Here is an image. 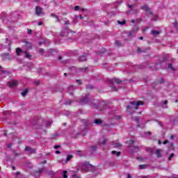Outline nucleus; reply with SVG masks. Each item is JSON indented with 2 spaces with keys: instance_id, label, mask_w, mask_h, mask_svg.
I'll use <instances>...</instances> for the list:
<instances>
[{
  "instance_id": "1",
  "label": "nucleus",
  "mask_w": 178,
  "mask_h": 178,
  "mask_svg": "<svg viewBox=\"0 0 178 178\" xmlns=\"http://www.w3.org/2000/svg\"><path fill=\"white\" fill-rule=\"evenodd\" d=\"M140 105H144V102H131L127 106V111H132V112H136V111L138 109Z\"/></svg>"
},
{
  "instance_id": "2",
  "label": "nucleus",
  "mask_w": 178,
  "mask_h": 178,
  "mask_svg": "<svg viewBox=\"0 0 178 178\" xmlns=\"http://www.w3.org/2000/svg\"><path fill=\"white\" fill-rule=\"evenodd\" d=\"M141 9L143 10H145L146 16H152L154 15V13H152V10H151V8H149V7L147 5H143L141 7Z\"/></svg>"
},
{
  "instance_id": "3",
  "label": "nucleus",
  "mask_w": 178,
  "mask_h": 178,
  "mask_svg": "<svg viewBox=\"0 0 178 178\" xmlns=\"http://www.w3.org/2000/svg\"><path fill=\"white\" fill-rule=\"evenodd\" d=\"M113 81L116 83V84H120V83H122L123 81L120 80L118 78H113V79L108 80V83H110L111 84H113Z\"/></svg>"
},
{
  "instance_id": "4",
  "label": "nucleus",
  "mask_w": 178,
  "mask_h": 178,
  "mask_svg": "<svg viewBox=\"0 0 178 178\" xmlns=\"http://www.w3.org/2000/svg\"><path fill=\"white\" fill-rule=\"evenodd\" d=\"M35 14L37 15V16H40V15H42V8H41V7L37 6L35 7Z\"/></svg>"
},
{
  "instance_id": "5",
  "label": "nucleus",
  "mask_w": 178,
  "mask_h": 178,
  "mask_svg": "<svg viewBox=\"0 0 178 178\" xmlns=\"http://www.w3.org/2000/svg\"><path fill=\"white\" fill-rule=\"evenodd\" d=\"M88 101H90V99H88V97H85L79 99L78 102L81 104V105H86V104H88Z\"/></svg>"
},
{
  "instance_id": "6",
  "label": "nucleus",
  "mask_w": 178,
  "mask_h": 178,
  "mask_svg": "<svg viewBox=\"0 0 178 178\" xmlns=\"http://www.w3.org/2000/svg\"><path fill=\"white\" fill-rule=\"evenodd\" d=\"M25 151H29V152H30V154H35V149H33L29 146L25 147Z\"/></svg>"
},
{
  "instance_id": "7",
  "label": "nucleus",
  "mask_w": 178,
  "mask_h": 178,
  "mask_svg": "<svg viewBox=\"0 0 178 178\" xmlns=\"http://www.w3.org/2000/svg\"><path fill=\"white\" fill-rule=\"evenodd\" d=\"M79 62H86L87 60V54H84V55L79 56Z\"/></svg>"
},
{
  "instance_id": "8",
  "label": "nucleus",
  "mask_w": 178,
  "mask_h": 178,
  "mask_svg": "<svg viewBox=\"0 0 178 178\" xmlns=\"http://www.w3.org/2000/svg\"><path fill=\"white\" fill-rule=\"evenodd\" d=\"M44 172V168H39L38 170L35 171V176H40Z\"/></svg>"
},
{
  "instance_id": "9",
  "label": "nucleus",
  "mask_w": 178,
  "mask_h": 178,
  "mask_svg": "<svg viewBox=\"0 0 178 178\" xmlns=\"http://www.w3.org/2000/svg\"><path fill=\"white\" fill-rule=\"evenodd\" d=\"M161 149H158L156 150L155 154L157 158H161L162 156V153Z\"/></svg>"
},
{
  "instance_id": "10",
  "label": "nucleus",
  "mask_w": 178,
  "mask_h": 178,
  "mask_svg": "<svg viewBox=\"0 0 178 178\" xmlns=\"http://www.w3.org/2000/svg\"><path fill=\"white\" fill-rule=\"evenodd\" d=\"M17 84V81H14L13 82H8V85L9 86V87H10V88L15 87V86H16Z\"/></svg>"
},
{
  "instance_id": "11",
  "label": "nucleus",
  "mask_w": 178,
  "mask_h": 178,
  "mask_svg": "<svg viewBox=\"0 0 178 178\" xmlns=\"http://www.w3.org/2000/svg\"><path fill=\"white\" fill-rule=\"evenodd\" d=\"M111 153L113 154V155H115V156H120V155H122V152H117V151L113 150Z\"/></svg>"
},
{
  "instance_id": "12",
  "label": "nucleus",
  "mask_w": 178,
  "mask_h": 178,
  "mask_svg": "<svg viewBox=\"0 0 178 178\" xmlns=\"http://www.w3.org/2000/svg\"><path fill=\"white\" fill-rule=\"evenodd\" d=\"M23 50L22 49H20V47H17L16 49V54L17 56H20V54H22Z\"/></svg>"
},
{
  "instance_id": "13",
  "label": "nucleus",
  "mask_w": 178,
  "mask_h": 178,
  "mask_svg": "<svg viewBox=\"0 0 178 178\" xmlns=\"http://www.w3.org/2000/svg\"><path fill=\"white\" fill-rule=\"evenodd\" d=\"M3 58L5 59H10V54L9 53H4L2 54Z\"/></svg>"
},
{
  "instance_id": "14",
  "label": "nucleus",
  "mask_w": 178,
  "mask_h": 178,
  "mask_svg": "<svg viewBox=\"0 0 178 178\" xmlns=\"http://www.w3.org/2000/svg\"><path fill=\"white\" fill-rule=\"evenodd\" d=\"M151 34H152V35H159V31L152 30L151 31Z\"/></svg>"
},
{
  "instance_id": "15",
  "label": "nucleus",
  "mask_w": 178,
  "mask_h": 178,
  "mask_svg": "<svg viewBox=\"0 0 178 178\" xmlns=\"http://www.w3.org/2000/svg\"><path fill=\"white\" fill-rule=\"evenodd\" d=\"M29 92V89H25L22 93L21 95L22 97H26L27 95V93Z\"/></svg>"
},
{
  "instance_id": "16",
  "label": "nucleus",
  "mask_w": 178,
  "mask_h": 178,
  "mask_svg": "<svg viewBox=\"0 0 178 178\" xmlns=\"http://www.w3.org/2000/svg\"><path fill=\"white\" fill-rule=\"evenodd\" d=\"M138 31V26L137 25L134 26L132 29L133 33H137Z\"/></svg>"
},
{
  "instance_id": "17",
  "label": "nucleus",
  "mask_w": 178,
  "mask_h": 178,
  "mask_svg": "<svg viewBox=\"0 0 178 178\" xmlns=\"http://www.w3.org/2000/svg\"><path fill=\"white\" fill-rule=\"evenodd\" d=\"M94 122L95 123V124H102V120H101L99 119H97L95 120Z\"/></svg>"
},
{
  "instance_id": "18",
  "label": "nucleus",
  "mask_w": 178,
  "mask_h": 178,
  "mask_svg": "<svg viewBox=\"0 0 178 178\" xmlns=\"http://www.w3.org/2000/svg\"><path fill=\"white\" fill-rule=\"evenodd\" d=\"M118 24H121V26H123V24H126V20H123V21H118Z\"/></svg>"
},
{
  "instance_id": "19",
  "label": "nucleus",
  "mask_w": 178,
  "mask_h": 178,
  "mask_svg": "<svg viewBox=\"0 0 178 178\" xmlns=\"http://www.w3.org/2000/svg\"><path fill=\"white\" fill-rule=\"evenodd\" d=\"M174 27L176 29L177 31H178V22H177V21H175Z\"/></svg>"
},
{
  "instance_id": "20",
  "label": "nucleus",
  "mask_w": 178,
  "mask_h": 178,
  "mask_svg": "<svg viewBox=\"0 0 178 178\" xmlns=\"http://www.w3.org/2000/svg\"><path fill=\"white\" fill-rule=\"evenodd\" d=\"M169 149L170 150H172L175 149V145H173V143H170L169 145Z\"/></svg>"
},
{
  "instance_id": "21",
  "label": "nucleus",
  "mask_w": 178,
  "mask_h": 178,
  "mask_svg": "<svg viewBox=\"0 0 178 178\" xmlns=\"http://www.w3.org/2000/svg\"><path fill=\"white\" fill-rule=\"evenodd\" d=\"M72 158H73L72 155H68L66 159V162H69V161H70V159H72Z\"/></svg>"
},
{
  "instance_id": "22",
  "label": "nucleus",
  "mask_w": 178,
  "mask_h": 178,
  "mask_svg": "<svg viewBox=\"0 0 178 178\" xmlns=\"http://www.w3.org/2000/svg\"><path fill=\"white\" fill-rule=\"evenodd\" d=\"M31 56V55L30 54H29V52H27V51H25V58H30Z\"/></svg>"
},
{
  "instance_id": "23",
  "label": "nucleus",
  "mask_w": 178,
  "mask_h": 178,
  "mask_svg": "<svg viewBox=\"0 0 178 178\" xmlns=\"http://www.w3.org/2000/svg\"><path fill=\"white\" fill-rule=\"evenodd\" d=\"M136 51L138 52V54H141L142 52H144V51L141 50L140 47H137Z\"/></svg>"
},
{
  "instance_id": "24",
  "label": "nucleus",
  "mask_w": 178,
  "mask_h": 178,
  "mask_svg": "<svg viewBox=\"0 0 178 178\" xmlns=\"http://www.w3.org/2000/svg\"><path fill=\"white\" fill-rule=\"evenodd\" d=\"M63 178H67V171H63Z\"/></svg>"
},
{
  "instance_id": "25",
  "label": "nucleus",
  "mask_w": 178,
  "mask_h": 178,
  "mask_svg": "<svg viewBox=\"0 0 178 178\" xmlns=\"http://www.w3.org/2000/svg\"><path fill=\"white\" fill-rule=\"evenodd\" d=\"M72 102H72V100H67V101H65V104L70 105L72 104Z\"/></svg>"
},
{
  "instance_id": "26",
  "label": "nucleus",
  "mask_w": 178,
  "mask_h": 178,
  "mask_svg": "<svg viewBox=\"0 0 178 178\" xmlns=\"http://www.w3.org/2000/svg\"><path fill=\"white\" fill-rule=\"evenodd\" d=\"M147 165L145 164L140 165H139V169H145Z\"/></svg>"
},
{
  "instance_id": "27",
  "label": "nucleus",
  "mask_w": 178,
  "mask_h": 178,
  "mask_svg": "<svg viewBox=\"0 0 178 178\" xmlns=\"http://www.w3.org/2000/svg\"><path fill=\"white\" fill-rule=\"evenodd\" d=\"M115 45H117V47H120V45H122V44L120 43V41L116 40Z\"/></svg>"
},
{
  "instance_id": "28",
  "label": "nucleus",
  "mask_w": 178,
  "mask_h": 178,
  "mask_svg": "<svg viewBox=\"0 0 178 178\" xmlns=\"http://www.w3.org/2000/svg\"><path fill=\"white\" fill-rule=\"evenodd\" d=\"M51 17H55L56 19V20H59V18H58V15L52 13V14H51Z\"/></svg>"
},
{
  "instance_id": "29",
  "label": "nucleus",
  "mask_w": 178,
  "mask_h": 178,
  "mask_svg": "<svg viewBox=\"0 0 178 178\" xmlns=\"http://www.w3.org/2000/svg\"><path fill=\"white\" fill-rule=\"evenodd\" d=\"M175 156V154L172 153L168 158V161H172V159Z\"/></svg>"
},
{
  "instance_id": "30",
  "label": "nucleus",
  "mask_w": 178,
  "mask_h": 178,
  "mask_svg": "<svg viewBox=\"0 0 178 178\" xmlns=\"http://www.w3.org/2000/svg\"><path fill=\"white\" fill-rule=\"evenodd\" d=\"M168 68L171 70H175V68L173 67V65L172 64L168 65Z\"/></svg>"
},
{
  "instance_id": "31",
  "label": "nucleus",
  "mask_w": 178,
  "mask_h": 178,
  "mask_svg": "<svg viewBox=\"0 0 178 178\" xmlns=\"http://www.w3.org/2000/svg\"><path fill=\"white\" fill-rule=\"evenodd\" d=\"M162 83H165V79H163V78H161V79L159 81V84H162Z\"/></svg>"
},
{
  "instance_id": "32",
  "label": "nucleus",
  "mask_w": 178,
  "mask_h": 178,
  "mask_svg": "<svg viewBox=\"0 0 178 178\" xmlns=\"http://www.w3.org/2000/svg\"><path fill=\"white\" fill-rule=\"evenodd\" d=\"M134 122H140V117H136L134 118Z\"/></svg>"
},
{
  "instance_id": "33",
  "label": "nucleus",
  "mask_w": 178,
  "mask_h": 178,
  "mask_svg": "<svg viewBox=\"0 0 178 178\" xmlns=\"http://www.w3.org/2000/svg\"><path fill=\"white\" fill-rule=\"evenodd\" d=\"M88 69V67H85V68H80V70L81 72H86V70H87Z\"/></svg>"
},
{
  "instance_id": "34",
  "label": "nucleus",
  "mask_w": 178,
  "mask_h": 178,
  "mask_svg": "<svg viewBox=\"0 0 178 178\" xmlns=\"http://www.w3.org/2000/svg\"><path fill=\"white\" fill-rule=\"evenodd\" d=\"M1 73H4L6 74H9V72H8L6 70H1Z\"/></svg>"
},
{
  "instance_id": "35",
  "label": "nucleus",
  "mask_w": 178,
  "mask_h": 178,
  "mask_svg": "<svg viewBox=\"0 0 178 178\" xmlns=\"http://www.w3.org/2000/svg\"><path fill=\"white\" fill-rule=\"evenodd\" d=\"M106 52V49L105 48L102 49L101 54H105Z\"/></svg>"
},
{
  "instance_id": "36",
  "label": "nucleus",
  "mask_w": 178,
  "mask_h": 178,
  "mask_svg": "<svg viewBox=\"0 0 178 178\" xmlns=\"http://www.w3.org/2000/svg\"><path fill=\"white\" fill-rule=\"evenodd\" d=\"M58 148H60V145H54V149H58Z\"/></svg>"
},
{
  "instance_id": "37",
  "label": "nucleus",
  "mask_w": 178,
  "mask_h": 178,
  "mask_svg": "<svg viewBox=\"0 0 178 178\" xmlns=\"http://www.w3.org/2000/svg\"><path fill=\"white\" fill-rule=\"evenodd\" d=\"M111 89L113 90V91H118V90L115 86H112Z\"/></svg>"
},
{
  "instance_id": "38",
  "label": "nucleus",
  "mask_w": 178,
  "mask_h": 178,
  "mask_svg": "<svg viewBox=\"0 0 178 178\" xmlns=\"http://www.w3.org/2000/svg\"><path fill=\"white\" fill-rule=\"evenodd\" d=\"M79 9H80V6H76L74 7V10H79Z\"/></svg>"
},
{
  "instance_id": "39",
  "label": "nucleus",
  "mask_w": 178,
  "mask_h": 178,
  "mask_svg": "<svg viewBox=\"0 0 178 178\" xmlns=\"http://www.w3.org/2000/svg\"><path fill=\"white\" fill-rule=\"evenodd\" d=\"M49 126H51V122L48 121L46 124V127H48Z\"/></svg>"
},
{
  "instance_id": "40",
  "label": "nucleus",
  "mask_w": 178,
  "mask_h": 178,
  "mask_svg": "<svg viewBox=\"0 0 178 178\" xmlns=\"http://www.w3.org/2000/svg\"><path fill=\"white\" fill-rule=\"evenodd\" d=\"M32 33H33V30L28 29V34L31 35V34H32Z\"/></svg>"
},
{
  "instance_id": "41",
  "label": "nucleus",
  "mask_w": 178,
  "mask_h": 178,
  "mask_svg": "<svg viewBox=\"0 0 178 178\" xmlns=\"http://www.w3.org/2000/svg\"><path fill=\"white\" fill-rule=\"evenodd\" d=\"M76 83H78V84H79V86H81V80L77 79V80H76Z\"/></svg>"
},
{
  "instance_id": "42",
  "label": "nucleus",
  "mask_w": 178,
  "mask_h": 178,
  "mask_svg": "<svg viewBox=\"0 0 178 178\" xmlns=\"http://www.w3.org/2000/svg\"><path fill=\"white\" fill-rule=\"evenodd\" d=\"M136 143V140H129V144H134Z\"/></svg>"
},
{
  "instance_id": "43",
  "label": "nucleus",
  "mask_w": 178,
  "mask_h": 178,
  "mask_svg": "<svg viewBox=\"0 0 178 178\" xmlns=\"http://www.w3.org/2000/svg\"><path fill=\"white\" fill-rule=\"evenodd\" d=\"M44 49H41L39 50V54H42L44 52Z\"/></svg>"
},
{
  "instance_id": "44",
  "label": "nucleus",
  "mask_w": 178,
  "mask_h": 178,
  "mask_svg": "<svg viewBox=\"0 0 178 178\" xmlns=\"http://www.w3.org/2000/svg\"><path fill=\"white\" fill-rule=\"evenodd\" d=\"M7 147H8V148H12V143H8V144L7 145Z\"/></svg>"
},
{
  "instance_id": "45",
  "label": "nucleus",
  "mask_w": 178,
  "mask_h": 178,
  "mask_svg": "<svg viewBox=\"0 0 178 178\" xmlns=\"http://www.w3.org/2000/svg\"><path fill=\"white\" fill-rule=\"evenodd\" d=\"M168 143H169L168 140H164V141L163 142V144L165 145L168 144Z\"/></svg>"
},
{
  "instance_id": "46",
  "label": "nucleus",
  "mask_w": 178,
  "mask_h": 178,
  "mask_svg": "<svg viewBox=\"0 0 178 178\" xmlns=\"http://www.w3.org/2000/svg\"><path fill=\"white\" fill-rule=\"evenodd\" d=\"M91 149H97V146H92L91 147Z\"/></svg>"
},
{
  "instance_id": "47",
  "label": "nucleus",
  "mask_w": 178,
  "mask_h": 178,
  "mask_svg": "<svg viewBox=\"0 0 178 178\" xmlns=\"http://www.w3.org/2000/svg\"><path fill=\"white\" fill-rule=\"evenodd\" d=\"M170 140H173V138H175V135H170Z\"/></svg>"
},
{
  "instance_id": "48",
  "label": "nucleus",
  "mask_w": 178,
  "mask_h": 178,
  "mask_svg": "<svg viewBox=\"0 0 178 178\" xmlns=\"http://www.w3.org/2000/svg\"><path fill=\"white\" fill-rule=\"evenodd\" d=\"M70 22L69 20L65 21V24H70Z\"/></svg>"
},
{
  "instance_id": "49",
  "label": "nucleus",
  "mask_w": 178,
  "mask_h": 178,
  "mask_svg": "<svg viewBox=\"0 0 178 178\" xmlns=\"http://www.w3.org/2000/svg\"><path fill=\"white\" fill-rule=\"evenodd\" d=\"M102 144H103V145H105V144H106V140H104L103 141H102Z\"/></svg>"
},
{
  "instance_id": "50",
  "label": "nucleus",
  "mask_w": 178,
  "mask_h": 178,
  "mask_svg": "<svg viewBox=\"0 0 178 178\" xmlns=\"http://www.w3.org/2000/svg\"><path fill=\"white\" fill-rule=\"evenodd\" d=\"M14 153L15 156H19V155H20V154L17 153L16 152H14Z\"/></svg>"
},
{
  "instance_id": "51",
  "label": "nucleus",
  "mask_w": 178,
  "mask_h": 178,
  "mask_svg": "<svg viewBox=\"0 0 178 178\" xmlns=\"http://www.w3.org/2000/svg\"><path fill=\"white\" fill-rule=\"evenodd\" d=\"M163 104L164 105L168 104V100H165Z\"/></svg>"
},
{
  "instance_id": "52",
  "label": "nucleus",
  "mask_w": 178,
  "mask_h": 178,
  "mask_svg": "<svg viewBox=\"0 0 178 178\" xmlns=\"http://www.w3.org/2000/svg\"><path fill=\"white\" fill-rule=\"evenodd\" d=\"M38 26H42V22H38Z\"/></svg>"
},
{
  "instance_id": "53",
  "label": "nucleus",
  "mask_w": 178,
  "mask_h": 178,
  "mask_svg": "<svg viewBox=\"0 0 178 178\" xmlns=\"http://www.w3.org/2000/svg\"><path fill=\"white\" fill-rule=\"evenodd\" d=\"M55 154H60V152H59V150H56Z\"/></svg>"
},
{
  "instance_id": "54",
  "label": "nucleus",
  "mask_w": 178,
  "mask_h": 178,
  "mask_svg": "<svg viewBox=\"0 0 178 178\" xmlns=\"http://www.w3.org/2000/svg\"><path fill=\"white\" fill-rule=\"evenodd\" d=\"M12 170H16V167L12 166Z\"/></svg>"
},
{
  "instance_id": "55",
  "label": "nucleus",
  "mask_w": 178,
  "mask_h": 178,
  "mask_svg": "<svg viewBox=\"0 0 178 178\" xmlns=\"http://www.w3.org/2000/svg\"><path fill=\"white\" fill-rule=\"evenodd\" d=\"M127 178H131V175L130 174L127 175Z\"/></svg>"
},
{
  "instance_id": "56",
  "label": "nucleus",
  "mask_w": 178,
  "mask_h": 178,
  "mask_svg": "<svg viewBox=\"0 0 178 178\" xmlns=\"http://www.w3.org/2000/svg\"><path fill=\"white\" fill-rule=\"evenodd\" d=\"M158 144H159V145H161V144H162V142H161V140H159V141H158Z\"/></svg>"
},
{
  "instance_id": "57",
  "label": "nucleus",
  "mask_w": 178,
  "mask_h": 178,
  "mask_svg": "<svg viewBox=\"0 0 178 178\" xmlns=\"http://www.w3.org/2000/svg\"><path fill=\"white\" fill-rule=\"evenodd\" d=\"M16 175H17V176H19V175H20V172L17 171V172H16Z\"/></svg>"
},
{
  "instance_id": "58",
  "label": "nucleus",
  "mask_w": 178,
  "mask_h": 178,
  "mask_svg": "<svg viewBox=\"0 0 178 178\" xmlns=\"http://www.w3.org/2000/svg\"><path fill=\"white\" fill-rule=\"evenodd\" d=\"M128 6H129V8H130V9H131L133 8V5H129Z\"/></svg>"
},
{
  "instance_id": "59",
  "label": "nucleus",
  "mask_w": 178,
  "mask_h": 178,
  "mask_svg": "<svg viewBox=\"0 0 178 178\" xmlns=\"http://www.w3.org/2000/svg\"><path fill=\"white\" fill-rule=\"evenodd\" d=\"M8 113H9V111H4L5 115H8Z\"/></svg>"
},
{
  "instance_id": "60",
  "label": "nucleus",
  "mask_w": 178,
  "mask_h": 178,
  "mask_svg": "<svg viewBox=\"0 0 178 178\" xmlns=\"http://www.w3.org/2000/svg\"><path fill=\"white\" fill-rule=\"evenodd\" d=\"M58 59H59V60H61L62 56H58Z\"/></svg>"
},
{
  "instance_id": "61",
  "label": "nucleus",
  "mask_w": 178,
  "mask_h": 178,
  "mask_svg": "<svg viewBox=\"0 0 178 178\" xmlns=\"http://www.w3.org/2000/svg\"><path fill=\"white\" fill-rule=\"evenodd\" d=\"M136 21L134 19L131 20V23H134Z\"/></svg>"
},
{
  "instance_id": "62",
  "label": "nucleus",
  "mask_w": 178,
  "mask_h": 178,
  "mask_svg": "<svg viewBox=\"0 0 178 178\" xmlns=\"http://www.w3.org/2000/svg\"><path fill=\"white\" fill-rule=\"evenodd\" d=\"M138 38H139V40H144V38H143V37H139Z\"/></svg>"
},
{
  "instance_id": "63",
  "label": "nucleus",
  "mask_w": 178,
  "mask_h": 178,
  "mask_svg": "<svg viewBox=\"0 0 178 178\" xmlns=\"http://www.w3.org/2000/svg\"><path fill=\"white\" fill-rule=\"evenodd\" d=\"M64 31L68 32V31H69V29H65L64 30Z\"/></svg>"
},
{
  "instance_id": "64",
  "label": "nucleus",
  "mask_w": 178,
  "mask_h": 178,
  "mask_svg": "<svg viewBox=\"0 0 178 178\" xmlns=\"http://www.w3.org/2000/svg\"><path fill=\"white\" fill-rule=\"evenodd\" d=\"M142 178H148L147 176H143Z\"/></svg>"
}]
</instances>
